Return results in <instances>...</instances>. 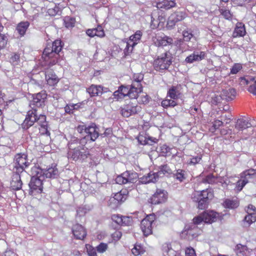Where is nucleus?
Listing matches in <instances>:
<instances>
[{
    "label": "nucleus",
    "mask_w": 256,
    "mask_h": 256,
    "mask_svg": "<svg viewBox=\"0 0 256 256\" xmlns=\"http://www.w3.org/2000/svg\"><path fill=\"white\" fill-rule=\"evenodd\" d=\"M36 122L38 125L39 133L41 135L50 136V132L48 130V122L46 120V116L44 114L37 116L36 110H29L26 118L22 124L23 128L28 129Z\"/></svg>",
    "instance_id": "obj_1"
},
{
    "label": "nucleus",
    "mask_w": 256,
    "mask_h": 256,
    "mask_svg": "<svg viewBox=\"0 0 256 256\" xmlns=\"http://www.w3.org/2000/svg\"><path fill=\"white\" fill-rule=\"evenodd\" d=\"M62 48V42L60 40H56L52 44H48L44 48L42 58L50 66L60 62L58 57L59 56L58 52L61 50Z\"/></svg>",
    "instance_id": "obj_2"
},
{
    "label": "nucleus",
    "mask_w": 256,
    "mask_h": 256,
    "mask_svg": "<svg viewBox=\"0 0 256 256\" xmlns=\"http://www.w3.org/2000/svg\"><path fill=\"white\" fill-rule=\"evenodd\" d=\"M69 148L68 153V158L73 160H83L86 158L88 155L87 148L83 145L79 144L74 146L73 144H70Z\"/></svg>",
    "instance_id": "obj_3"
},
{
    "label": "nucleus",
    "mask_w": 256,
    "mask_h": 256,
    "mask_svg": "<svg viewBox=\"0 0 256 256\" xmlns=\"http://www.w3.org/2000/svg\"><path fill=\"white\" fill-rule=\"evenodd\" d=\"M76 130L78 132L82 134H86L84 139L87 140L94 141L98 136L99 134L98 128L94 124L86 127L84 125H79Z\"/></svg>",
    "instance_id": "obj_4"
},
{
    "label": "nucleus",
    "mask_w": 256,
    "mask_h": 256,
    "mask_svg": "<svg viewBox=\"0 0 256 256\" xmlns=\"http://www.w3.org/2000/svg\"><path fill=\"white\" fill-rule=\"evenodd\" d=\"M32 172L44 179L45 178H55L58 174V171L56 166H52L46 170L34 166L32 169Z\"/></svg>",
    "instance_id": "obj_5"
},
{
    "label": "nucleus",
    "mask_w": 256,
    "mask_h": 256,
    "mask_svg": "<svg viewBox=\"0 0 256 256\" xmlns=\"http://www.w3.org/2000/svg\"><path fill=\"white\" fill-rule=\"evenodd\" d=\"M172 56L167 52L162 54L154 60V66L156 70H164L168 69L172 62Z\"/></svg>",
    "instance_id": "obj_6"
},
{
    "label": "nucleus",
    "mask_w": 256,
    "mask_h": 256,
    "mask_svg": "<svg viewBox=\"0 0 256 256\" xmlns=\"http://www.w3.org/2000/svg\"><path fill=\"white\" fill-rule=\"evenodd\" d=\"M138 179V174L136 172L126 171L118 176L116 182L119 184L135 183Z\"/></svg>",
    "instance_id": "obj_7"
},
{
    "label": "nucleus",
    "mask_w": 256,
    "mask_h": 256,
    "mask_svg": "<svg viewBox=\"0 0 256 256\" xmlns=\"http://www.w3.org/2000/svg\"><path fill=\"white\" fill-rule=\"evenodd\" d=\"M26 156L24 154H18L14 158V172L22 173L28 166Z\"/></svg>",
    "instance_id": "obj_8"
},
{
    "label": "nucleus",
    "mask_w": 256,
    "mask_h": 256,
    "mask_svg": "<svg viewBox=\"0 0 256 256\" xmlns=\"http://www.w3.org/2000/svg\"><path fill=\"white\" fill-rule=\"evenodd\" d=\"M155 220L156 216L150 214L142 220L140 228L144 236H148L152 233Z\"/></svg>",
    "instance_id": "obj_9"
},
{
    "label": "nucleus",
    "mask_w": 256,
    "mask_h": 256,
    "mask_svg": "<svg viewBox=\"0 0 256 256\" xmlns=\"http://www.w3.org/2000/svg\"><path fill=\"white\" fill-rule=\"evenodd\" d=\"M32 174V177L29 184L31 194L35 195L36 194H40L42 190V182L44 178L39 177L34 174Z\"/></svg>",
    "instance_id": "obj_10"
},
{
    "label": "nucleus",
    "mask_w": 256,
    "mask_h": 256,
    "mask_svg": "<svg viewBox=\"0 0 256 256\" xmlns=\"http://www.w3.org/2000/svg\"><path fill=\"white\" fill-rule=\"evenodd\" d=\"M168 197V192L162 189H157L149 198L148 202L152 204H158L165 202Z\"/></svg>",
    "instance_id": "obj_11"
},
{
    "label": "nucleus",
    "mask_w": 256,
    "mask_h": 256,
    "mask_svg": "<svg viewBox=\"0 0 256 256\" xmlns=\"http://www.w3.org/2000/svg\"><path fill=\"white\" fill-rule=\"evenodd\" d=\"M142 34V32L140 30H137L134 34L130 37L125 48V50L128 53H130L132 52L134 47L138 44L140 40Z\"/></svg>",
    "instance_id": "obj_12"
},
{
    "label": "nucleus",
    "mask_w": 256,
    "mask_h": 256,
    "mask_svg": "<svg viewBox=\"0 0 256 256\" xmlns=\"http://www.w3.org/2000/svg\"><path fill=\"white\" fill-rule=\"evenodd\" d=\"M214 196V194L210 189L206 188L202 190H195L192 195V198L194 201H197V198L208 200Z\"/></svg>",
    "instance_id": "obj_13"
},
{
    "label": "nucleus",
    "mask_w": 256,
    "mask_h": 256,
    "mask_svg": "<svg viewBox=\"0 0 256 256\" xmlns=\"http://www.w3.org/2000/svg\"><path fill=\"white\" fill-rule=\"evenodd\" d=\"M141 110V107L136 104L130 103L121 110L122 115L124 117H128L131 115L138 113Z\"/></svg>",
    "instance_id": "obj_14"
},
{
    "label": "nucleus",
    "mask_w": 256,
    "mask_h": 256,
    "mask_svg": "<svg viewBox=\"0 0 256 256\" xmlns=\"http://www.w3.org/2000/svg\"><path fill=\"white\" fill-rule=\"evenodd\" d=\"M196 230L197 226L194 224L186 226L182 232L181 237L188 240H192L198 236Z\"/></svg>",
    "instance_id": "obj_15"
},
{
    "label": "nucleus",
    "mask_w": 256,
    "mask_h": 256,
    "mask_svg": "<svg viewBox=\"0 0 256 256\" xmlns=\"http://www.w3.org/2000/svg\"><path fill=\"white\" fill-rule=\"evenodd\" d=\"M152 41L154 44L158 47H164L168 45L171 46L173 43V39L165 35L162 36L156 35L152 38Z\"/></svg>",
    "instance_id": "obj_16"
},
{
    "label": "nucleus",
    "mask_w": 256,
    "mask_h": 256,
    "mask_svg": "<svg viewBox=\"0 0 256 256\" xmlns=\"http://www.w3.org/2000/svg\"><path fill=\"white\" fill-rule=\"evenodd\" d=\"M47 94L45 91H42L33 96V104L37 107H42L44 105Z\"/></svg>",
    "instance_id": "obj_17"
},
{
    "label": "nucleus",
    "mask_w": 256,
    "mask_h": 256,
    "mask_svg": "<svg viewBox=\"0 0 256 256\" xmlns=\"http://www.w3.org/2000/svg\"><path fill=\"white\" fill-rule=\"evenodd\" d=\"M72 233L75 238L79 240L84 239L86 235L84 228L79 224H76L73 226Z\"/></svg>",
    "instance_id": "obj_18"
},
{
    "label": "nucleus",
    "mask_w": 256,
    "mask_h": 256,
    "mask_svg": "<svg viewBox=\"0 0 256 256\" xmlns=\"http://www.w3.org/2000/svg\"><path fill=\"white\" fill-rule=\"evenodd\" d=\"M202 214L204 219V222L205 223L210 224L215 222L219 216V214L218 212L212 210L204 212Z\"/></svg>",
    "instance_id": "obj_19"
},
{
    "label": "nucleus",
    "mask_w": 256,
    "mask_h": 256,
    "mask_svg": "<svg viewBox=\"0 0 256 256\" xmlns=\"http://www.w3.org/2000/svg\"><path fill=\"white\" fill-rule=\"evenodd\" d=\"M20 174L14 172L12 176V180L10 182V187L15 190H18L22 188V182L21 180Z\"/></svg>",
    "instance_id": "obj_20"
},
{
    "label": "nucleus",
    "mask_w": 256,
    "mask_h": 256,
    "mask_svg": "<svg viewBox=\"0 0 256 256\" xmlns=\"http://www.w3.org/2000/svg\"><path fill=\"white\" fill-rule=\"evenodd\" d=\"M46 80L47 84L50 86H55L60 80L57 76L51 70H48L46 72Z\"/></svg>",
    "instance_id": "obj_21"
},
{
    "label": "nucleus",
    "mask_w": 256,
    "mask_h": 256,
    "mask_svg": "<svg viewBox=\"0 0 256 256\" xmlns=\"http://www.w3.org/2000/svg\"><path fill=\"white\" fill-rule=\"evenodd\" d=\"M126 200L124 196L121 192L116 193L112 198H110L109 200V206L112 208H115L118 206L120 202H124Z\"/></svg>",
    "instance_id": "obj_22"
},
{
    "label": "nucleus",
    "mask_w": 256,
    "mask_h": 256,
    "mask_svg": "<svg viewBox=\"0 0 256 256\" xmlns=\"http://www.w3.org/2000/svg\"><path fill=\"white\" fill-rule=\"evenodd\" d=\"M206 53L204 52H194L192 54L187 56L185 60L187 63H192L194 62L200 61L204 58Z\"/></svg>",
    "instance_id": "obj_23"
},
{
    "label": "nucleus",
    "mask_w": 256,
    "mask_h": 256,
    "mask_svg": "<svg viewBox=\"0 0 256 256\" xmlns=\"http://www.w3.org/2000/svg\"><path fill=\"white\" fill-rule=\"evenodd\" d=\"M240 178L246 179L248 180V183L256 182V170L252 168L244 171L240 174Z\"/></svg>",
    "instance_id": "obj_24"
},
{
    "label": "nucleus",
    "mask_w": 256,
    "mask_h": 256,
    "mask_svg": "<svg viewBox=\"0 0 256 256\" xmlns=\"http://www.w3.org/2000/svg\"><path fill=\"white\" fill-rule=\"evenodd\" d=\"M159 173H160V172H151L146 175L143 176L141 178V182L145 184L154 182L158 179Z\"/></svg>",
    "instance_id": "obj_25"
},
{
    "label": "nucleus",
    "mask_w": 256,
    "mask_h": 256,
    "mask_svg": "<svg viewBox=\"0 0 256 256\" xmlns=\"http://www.w3.org/2000/svg\"><path fill=\"white\" fill-rule=\"evenodd\" d=\"M236 252L238 256H251L252 250L246 246L238 244L236 246Z\"/></svg>",
    "instance_id": "obj_26"
},
{
    "label": "nucleus",
    "mask_w": 256,
    "mask_h": 256,
    "mask_svg": "<svg viewBox=\"0 0 256 256\" xmlns=\"http://www.w3.org/2000/svg\"><path fill=\"white\" fill-rule=\"evenodd\" d=\"M246 33L244 25L242 22H238L232 34L234 38L244 36Z\"/></svg>",
    "instance_id": "obj_27"
},
{
    "label": "nucleus",
    "mask_w": 256,
    "mask_h": 256,
    "mask_svg": "<svg viewBox=\"0 0 256 256\" xmlns=\"http://www.w3.org/2000/svg\"><path fill=\"white\" fill-rule=\"evenodd\" d=\"M221 94L224 100H229L234 99L236 96V92L234 88H228L222 90Z\"/></svg>",
    "instance_id": "obj_28"
},
{
    "label": "nucleus",
    "mask_w": 256,
    "mask_h": 256,
    "mask_svg": "<svg viewBox=\"0 0 256 256\" xmlns=\"http://www.w3.org/2000/svg\"><path fill=\"white\" fill-rule=\"evenodd\" d=\"M239 202L236 198H226L223 202V206L225 208L234 209L239 206Z\"/></svg>",
    "instance_id": "obj_29"
},
{
    "label": "nucleus",
    "mask_w": 256,
    "mask_h": 256,
    "mask_svg": "<svg viewBox=\"0 0 256 256\" xmlns=\"http://www.w3.org/2000/svg\"><path fill=\"white\" fill-rule=\"evenodd\" d=\"M86 33L90 37L94 36L103 37L104 36V30L101 26H98L96 28L88 29Z\"/></svg>",
    "instance_id": "obj_30"
},
{
    "label": "nucleus",
    "mask_w": 256,
    "mask_h": 256,
    "mask_svg": "<svg viewBox=\"0 0 256 256\" xmlns=\"http://www.w3.org/2000/svg\"><path fill=\"white\" fill-rule=\"evenodd\" d=\"M224 181L223 178L222 177H216L212 174H209L203 180L204 183H208L210 184H217L218 182L223 184Z\"/></svg>",
    "instance_id": "obj_31"
},
{
    "label": "nucleus",
    "mask_w": 256,
    "mask_h": 256,
    "mask_svg": "<svg viewBox=\"0 0 256 256\" xmlns=\"http://www.w3.org/2000/svg\"><path fill=\"white\" fill-rule=\"evenodd\" d=\"M102 87L100 86L92 85L86 91L91 96H98L102 93Z\"/></svg>",
    "instance_id": "obj_32"
},
{
    "label": "nucleus",
    "mask_w": 256,
    "mask_h": 256,
    "mask_svg": "<svg viewBox=\"0 0 256 256\" xmlns=\"http://www.w3.org/2000/svg\"><path fill=\"white\" fill-rule=\"evenodd\" d=\"M252 124L248 120L240 118L238 119L236 124L235 128L238 130H242L244 129L250 128Z\"/></svg>",
    "instance_id": "obj_33"
},
{
    "label": "nucleus",
    "mask_w": 256,
    "mask_h": 256,
    "mask_svg": "<svg viewBox=\"0 0 256 256\" xmlns=\"http://www.w3.org/2000/svg\"><path fill=\"white\" fill-rule=\"evenodd\" d=\"M142 92V86H134V84H132L130 87V88L128 97L131 99L138 98V94L141 93Z\"/></svg>",
    "instance_id": "obj_34"
},
{
    "label": "nucleus",
    "mask_w": 256,
    "mask_h": 256,
    "mask_svg": "<svg viewBox=\"0 0 256 256\" xmlns=\"http://www.w3.org/2000/svg\"><path fill=\"white\" fill-rule=\"evenodd\" d=\"M162 251L164 256H172L176 252L172 248L170 244L168 243L162 246Z\"/></svg>",
    "instance_id": "obj_35"
},
{
    "label": "nucleus",
    "mask_w": 256,
    "mask_h": 256,
    "mask_svg": "<svg viewBox=\"0 0 256 256\" xmlns=\"http://www.w3.org/2000/svg\"><path fill=\"white\" fill-rule=\"evenodd\" d=\"M29 26L30 23L27 21L20 22L18 24L16 30L20 35L24 36Z\"/></svg>",
    "instance_id": "obj_36"
},
{
    "label": "nucleus",
    "mask_w": 256,
    "mask_h": 256,
    "mask_svg": "<svg viewBox=\"0 0 256 256\" xmlns=\"http://www.w3.org/2000/svg\"><path fill=\"white\" fill-rule=\"evenodd\" d=\"M138 140L139 142L142 145L144 144H152L153 142H156V138L152 140L151 138L148 136V138L140 134L138 137Z\"/></svg>",
    "instance_id": "obj_37"
},
{
    "label": "nucleus",
    "mask_w": 256,
    "mask_h": 256,
    "mask_svg": "<svg viewBox=\"0 0 256 256\" xmlns=\"http://www.w3.org/2000/svg\"><path fill=\"white\" fill-rule=\"evenodd\" d=\"M180 92L178 88L175 86H172L168 92L167 96L170 97L172 100H176L178 98Z\"/></svg>",
    "instance_id": "obj_38"
},
{
    "label": "nucleus",
    "mask_w": 256,
    "mask_h": 256,
    "mask_svg": "<svg viewBox=\"0 0 256 256\" xmlns=\"http://www.w3.org/2000/svg\"><path fill=\"white\" fill-rule=\"evenodd\" d=\"M172 148H170L167 145L164 144L160 147V152L162 156H170L172 154Z\"/></svg>",
    "instance_id": "obj_39"
},
{
    "label": "nucleus",
    "mask_w": 256,
    "mask_h": 256,
    "mask_svg": "<svg viewBox=\"0 0 256 256\" xmlns=\"http://www.w3.org/2000/svg\"><path fill=\"white\" fill-rule=\"evenodd\" d=\"M176 3L173 0H164L162 2L159 4V8L168 10L172 8L175 6Z\"/></svg>",
    "instance_id": "obj_40"
},
{
    "label": "nucleus",
    "mask_w": 256,
    "mask_h": 256,
    "mask_svg": "<svg viewBox=\"0 0 256 256\" xmlns=\"http://www.w3.org/2000/svg\"><path fill=\"white\" fill-rule=\"evenodd\" d=\"M244 220L246 226H250L256 221V216L254 214H248L245 216Z\"/></svg>",
    "instance_id": "obj_41"
},
{
    "label": "nucleus",
    "mask_w": 256,
    "mask_h": 256,
    "mask_svg": "<svg viewBox=\"0 0 256 256\" xmlns=\"http://www.w3.org/2000/svg\"><path fill=\"white\" fill-rule=\"evenodd\" d=\"M171 15L177 22L183 20L186 16V13L183 12H176L172 14Z\"/></svg>",
    "instance_id": "obj_42"
},
{
    "label": "nucleus",
    "mask_w": 256,
    "mask_h": 256,
    "mask_svg": "<svg viewBox=\"0 0 256 256\" xmlns=\"http://www.w3.org/2000/svg\"><path fill=\"white\" fill-rule=\"evenodd\" d=\"M144 252V250L143 248L140 244H137L134 245V248L132 250V254L135 256L143 254Z\"/></svg>",
    "instance_id": "obj_43"
},
{
    "label": "nucleus",
    "mask_w": 256,
    "mask_h": 256,
    "mask_svg": "<svg viewBox=\"0 0 256 256\" xmlns=\"http://www.w3.org/2000/svg\"><path fill=\"white\" fill-rule=\"evenodd\" d=\"M176 104H177L176 101L172 100L166 99L162 102V106L164 108L168 106L174 107Z\"/></svg>",
    "instance_id": "obj_44"
},
{
    "label": "nucleus",
    "mask_w": 256,
    "mask_h": 256,
    "mask_svg": "<svg viewBox=\"0 0 256 256\" xmlns=\"http://www.w3.org/2000/svg\"><path fill=\"white\" fill-rule=\"evenodd\" d=\"M242 64L239 63L234 64L230 68V74H238L242 69Z\"/></svg>",
    "instance_id": "obj_45"
},
{
    "label": "nucleus",
    "mask_w": 256,
    "mask_h": 256,
    "mask_svg": "<svg viewBox=\"0 0 256 256\" xmlns=\"http://www.w3.org/2000/svg\"><path fill=\"white\" fill-rule=\"evenodd\" d=\"M246 184H248V180L246 179L240 178V180L236 182V190L239 192L240 191Z\"/></svg>",
    "instance_id": "obj_46"
},
{
    "label": "nucleus",
    "mask_w": 256,
    "mask_h": 256,
    "mask_svg": "<svg viewBox=\"0 0 256 256\" xmlns=\"http://www.w3.org/2000/svg\"><path fill=\"white\" fill-rule=\"evenodd\" d=\"M65 26L67 28H72L74 26L75 20L74 18L66 17L64 20Z\"/></svg>",
    "instance_id": "obj_47"
},
{
    "label": "nucleus",
    "mask_w": 256,
    "mask_h": 256,
    "mask_svg": "<svg viewBox=\"0 0 256 256\" xmlns=\"http://www.w3.org/2000/svg\"><path fill=\"white\" fill-rule=\"evenodd\" d=\"M184 171L182 170H178L174 174L175 178L180 182H182L185 178Z\"/></svg>",
    "instance_id": "obj_48"
},
{
    "label": "nucleus",
    "mask_w": 256,
    "mask_h": 256,
    "mask_svg": "<svg viewBox=\"0 0 256 256\" xmlns=\"http://www.w3.org/2000/svg\"><path fill=\"white\" fill-rule=\"evenodd\" d=\"M8 38L4 34L0 33V50L4 48L8 44Z\"/></svg>",
    "instance_id": "obj_49"
},
{
    "label": "nucleus",
    "mask_w": 256,
    "mask_h": 256,
    "mask_svg": "<svg viewBox=\"0 0 256 256\" xmlns=\"http://www.w3.org/2000/svg\"><path fill=\"white\" fill-rule=\"evenodd\" d=\"M143 80V76L141 74L134 76V80L132 82V84H134V86H142L141 84V81Z\"/></svg>",
    "instance_id": "obj_50"
},
{
    "label": "nucleus",
    "mask_w": 256,
    "mask_h": 256,
    "mask_svg": "<svg viewBox=\"0 0 256 256\" xmlns=\"http://www.w3.org/2000/svg\"><path fill=\"white\" fill-rule=\"evenodd\" d=\"M252 0H231L234 6H244L250 3Z\"/></svg>",
    "instance_id": "obj_51"
},
{
    "label": "nucleus",
    "mask_w": 256,
    "mask_h": 256,
    "mask_svg": "<svg viewBox=\"0 0 256 256\" xmlns=\"http://www.w3.org/2000/svg\"><path fill=\"white\" fill-rule=\"evenodd\" d=\"M86 248L88 256H97L96 249L92 246L86 244Z\"/></svg>",
    "instance_id": "obj_52"
},
{
    "label": "nucleus",
    "mask_w": 256,
    "mask_h": 256,
    "mask_svg": "<svg viewBox=\"0 0 256 256\" xmlns=\"http://www.w3.org/2000/svg\"><path fill=\"white\" fill-rule=\"evenodd\" d=\"M108 248V244L104 242H101L96 247V250L99 253H104Z\"/></svg>",
    "instance_id": "obj_53"
},
{
    "label": "nucleus",
    "mask_w": 256,
    "mask_h": 256,
    "mask_svg": "<svg viewBox=\"0 0 256 256\" xmlns=\"http://www.w3.org/2000/svg\"><path fill=\"white\" fill-rule=\"evenodd\" d=\"M10 60L12 65L16 66L20 62V56L16 54H13L11 55Z\"/></svg>",
    "instance_id": "obj_54"
},
{
    "label": "nucleus",
    "mask_w": 256,
    "mask_h": 256,
    "mask_svg": "<svg viewBox=\"0 0 256 256\" xmlns=\"http://www.w3.org/2000/svg\"><path fill=\"white\" fill-rule=\"evenodd\" d=\"M254 80V78H240V84L241 86L250 84H251V82H252Z\"/></svg>",
    "instance_id": "obj_55"
},
{
    "label": "nucleus",
    "mask_w": 256,
    "mask_h": 256,
    "mask_svg": "<svg viewBox=\"0 0 256 256\" xmlns=\"http://www.w3.org/2000/svg\"><path fill=\"white\" fill-rule=\"evenodd\" d=\"M201 160L202 157L200 156H193L188 160V164L194 165L196 164H198Z\"/></svg>",
    "instance_id": "obj_56"
},
{
    "label": "nucleus",
    "mask_w": 256,
    "mask_h": 256,
    "mask_svg": "<svg viewBox=\"0 0 256 256\" xmlns=\"http://www.w3.org/2000/svg\"><path fill=\"white\" fill-rule=\"evenodd\" d=\"M176 22H177L175 20L173 16L170 15L168 18L166 26L168 29H172L174 28Z\"/></svg>",
    "instance_id": "obj_57"
},
{
    "label": "nucleus",
    "mask_w": 256,
    "mask_h": 256,
    "mask_svg": "<svg viewBox=\"0 0 256 256\" xmlns=\"http://www.w3.org/2000/svg\"><path fill=\"white\" fill-rule=\"evenodd\" d=\"M221 14L226 20H230L232 18V14L228 10L221 9L220 10Z\"/></svg>",
    "instance_id": "obj_58"
},
{
    "label": "nucleus",
    "mask_w": 256,
    "mask_h": 256,
    "mask_svg": "<svg viewBox=\"0 0 256 256\" xmlns=\"http://www.w3.org/2000/svg\"><path fill=\"white\" fill-rule=\"evenodd\" d=\"M138 102L142 104H146L149 102V96L146 94H142L138 98Z\"/></svg>",
    "instance_id": "obj_59"
},
{
    "label": "nucleus",
    "mask_w": 256,
    "mask_h": 256,
    "mask_svg": "<svg viewBox=\"0 0 256 256\" xmlns=\"http://www.w3.org/2000/svg\"><path fill=\"white\" fill-rule=\"evenodd\" d=\"M198 198V200L196 201L198 202V208L200 210L204 209L206 207V204L208 203V200Z\"/></svg>",
    "instance_id": "obj_60"
},
{
    "label": "nucleus",
    "mask_w": 256,
    "mask_h": 256,
    "mask_svg": "<svg viewBox=\"0 0 256 256\" xmlns=\"http://www.w3.org/2000/svg\"><path fill=\"white\" fill-rule=\"evenodd\" d=\"M122 216L118 214H114L112 216V220L119 225H122Z\"/></svg>",
    "instance_id": "obj_61"
},
{
    "label": "nucleus",
    "mask_w": 256,
    "mask_h": 256,
    "mask_svg": "<svg viewBox=\"0 0 256 256\" xmlns=\"http://www.w3.org/2000/svg\"><path fill=\"white\" fill-rule=\"evenodd\" d=\"M248 214H256V208L252 204H248L246 209Z\"/></svg>",
    "instance_id": "obj_62"
},
{
    "label": "nucleus",
    "mask_w": 256,
    "mask_h": 256,
    "mask_svg": "<svg viewBox=\"0 0 256 256\" xmlns=\"http://www.w3.org/2000/svg\"><path fill=\"white\" fill-rule=\"evenodd\" d=\"M248 90L254 95H256V81H253L250 84Z\"/></svg>",
    "instance_id": "obj_63"
},
{
    "label": "nucleus",
    "mask_w": 256,
    "mask_h": 256,
    "mask_svg": "<svg viewBox=\"0 0 256 256\" xmlns=\"http://www.w3.org/2000/svg\"><path fill=\"white\" fill-rule=\"evenodd\" d=\"M185 254L186 256H196L194 250L191 247L186 249Z\"/></svg>",
    "instance_id": "obj_64"
}]
</instances>
